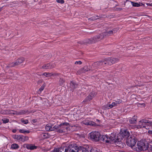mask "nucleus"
Masks as SVG:
<instances>
[{
    "instance_id": "obj_1",
    "label": "nucleus",
    "mask_w": 152,
    "mask_h": 152,
    "mask_svg": "<svg viewBox=\"0 0 152 152\" xmlns=\"http://www.w3.org/2000/svg\"><path fill=\"white\" fill-rule=\"evenodd\" d=\"M103 142L107 143L112 144H114L117 146L121 147L122 144L121 138L117 137L116 139L114 134L111 133L110 135H108L107 134L103 135L102 137Z\"/></svg>"
},
{
    "instance_id": "obj_2",
    "label": "nucleus",
    "mask_w": 152,
    "mask_h": 152,
    "mask_svg": "<svg viewBox=\"0 0 152 152\" xmlns=\"http://www.w3.org/2000/svg\"><path fill=\"white\" fill-rule=\"evenodd\" d=\"M137 146V147H133V149L137 151H140L142 150H146L149 146H151L150 148H151V150H152V141L150 142L149 145H148V143H146L145 144L144 142L140 140L138 142Z\"/></svg>"
},
{
    "instance_id": "obj_3",
    "label": "nucleus",
    "mask_w": 152,
    "mask_h": 152,
    "mask_svg": "<svg viewBox=\"0 0 152 152\" xmlns=\"http://www.w3.org/2000/svg\"><path fill=\"white\" fill-rule=\"evenodd\" d=\"M70 128L69 123L66 122L62 123L59 125L55 126V129H56L55 132L58 133L65 132L69 131L70 130Z\"/></svg>"
},
{
    "instance_id": "obj_4",
    "label": "nucleus",
    "mask_w": 152,
    "mask_h": 152,
    "mask_svg": "<svg viewBox=\"0 0 152 152\" xmlns=\"http://www.w3.org/2000/svg\"><path fill=\"white\" fill-rule=\"evenodd\" d=\"M152 126V122L146 119H142L140 120L136 125L138 129L144 128L146 129H149V127Z\"/></svg>"
},
{
    "instance_id": "obj_5",
    "label": "nucleus",
    "mask_w": 152,
    "mask_h": 152,
    "mask_svg": "<svg viewBox=\"0 0 152 152\" xmlns=\"http://www.w3.org/2000/svg\"><path fill=\"white\" fill-rule=\"evenodd\" d=\"M90 139L93 141H98L101 139L100 133L97 131L92 132L89 134Z\"/></svg>"
},
{
    "instance_id": "obj_6",
    "label": "nucleus",
    "mask_w": 152,
    "mask_h": 152,
    "mask_svg": "<svg viewBox=\"0 0 152 152\" xmlns=\"http://www.w3.org/2000/svg\"><path fill=\"white\" fill-rule=\"evenodd\" d=\"M78 147L75 144H67L65 146L64 152H78Z\"/></svg>"
},
{
    "instance_id": "obj_7",
    "label": "nucleus",
    "mask_w": 152,
    "mask_h": 152,
    "mask_svg": "<svg viewBox=\"0 0 152 152\" xmlns=\"http://www.w3.org/2000/svg\"><path fill=\"white\" fill-rule=\"evenodd\" d=\"M105 59L103 61L96 62L92 64V70H94L97 68H101L107 65Z\"/></svg>"
},
{
    "instance_id": "obj_8",
    "label": "nucleus",
    "mask_w": 152,
    "mask_h": 152,
    "mask_svg": "<svg viewBox=\"0 0 152 152\" xmlns=\"http://www.w3.org/2000/svg\"><path fill=\"white\" fill-rule=\"evenodd\" d=\"M136 142V141L134 136L128 137L126 139V143L127 145L131 147L133 149V147H135Z\"/></svg>"
},
{
    "instance_id": "obj_9",
    "label": "nucleus",
    "mask_w": 152,
    "mask_h": 152,
    "mask_svg": "<svg viewBox=\"0 0 152 152\" xmlns=\"http://www.w3.org/2000/svg\"><path fill=\"white\" fill-rule=\"evenodd\" d=\"M105 59L106 64L107 65H111L118 61L119 59L117 58H106Z\"/></svg>"
},
{
    "instance_id": "obj_10",
    "label": "nucleus",
    "mask_w": 152,
    "mask_h": 152,
    "mask_svg": "<svg viewBox=\"0 0 152 152\" xmlns=\"http://www.w3.org/2000/svg\"><path fill=\"white\" fill-rule=\"evenodd\" d=\"M8 113L9 114H12L17 115H20L26 113L27 111L25 110H22L19 112H17L13 110H8Z\"/></svg>"
},
{
    "instance_id": "obj_11",
    "label": "nucleus",
    "mask_w": 152,
    "mask_h": 152,
    "mask_svg": "<svg viewBox=\"0 0 152 152\" xmlns=\"http://www.w3.org/2000/svg\"><path fill=\"white\" fill-rule=\"evenodd\" d=\"M56 64L54 63H48L42 66V68L44 69H50L54 67Z\"/></svg>"
},
{
    "instance_id": "obj_12",
    "label": "nucleus",
    "mask_w": 152,
    "mask_h": 152,
    "mask_svg": "<svg viewBox=\"0 0 152 152\" xmlns=\"http://www.w3.org/2000/svg\"><path fill=\"white\" fill-rule=\"evenodd\" d=\"M96 95L95 92H92L84 100L83 102H87L91 100Z\"/></svg>"
},
{
    "instance_id": "obj_13",
    "label": "nucleus",
    "mask_w": 152,
    "mask_h": 152,
    "mask_svg": "<svg viewBox=\"0 0 152 152\" xmlns=\"http://www.w3.org/2000/svg\"><path fill=\"white\" fill-rule=\"evenodd\" d=\"M96 95L95 92H92L84 100L83 102H87L91 100Z\"/></svg>"
},
{
    "instance_id": "obj_14",
    "label": "nucleus",
    "mask_w": 152,
    "mask_h": 152,
    "mask_svg": "<svg viewBox=\"0 0 152 152\" xmlns=\"http://www.w3.org/2000/svg\"><path fill=\"white\" fill-rule=\"evenodd\" d=\"M96 95L95 92H92L84 100L83 102H87L91 100Z\"/></svg>"
},
{
    "instance_id": "obj_15",
    "label": "nucleus",
    "mask_w": 152,
    "mask_h": 152,
    "mask_svg": "<svg viewBox=\"0 0 152 152\" xmlns=\"http://www.w3.org/2000/svg\"><path fill=\"white\" fill-rule=\"evenodd\" d=\"M28 139V137L27 136L19 135L18 140L19 141L24 142Z\"/></svg>"
},
{
    "instance_id": "obj_16",
    "label": "nucleus",
    "mask_w": 152,
    "mask_h": 152,
    "mask_svg": "<svg viewBox=\"0 0 152 152\" xmlns=\"http://www.w3.org/2000/svg\"><path fill=\"white\" fill-rule=\"evenodd\" d=\"M117 31V28H114L112 29L111 31H108L106 32H104V36L107 37L110 35L111 34H113V33H115Z\"/></svg>"
},
{
    "instance_id": "obj_17",
    "label": "nucleus",
    "mask_w": 152,
    "mask_h": 152,
    "mask_svg": "<svg viewBox=\"0 0 152 152\" xmlns=\"http://www.w3.org/2000/svg\"><path fill=\"white\" fill-rule=\"evenodd\" d=\"M45 129L47 131H55L56 129H55V126H53L50 124H48L45 127Z\"/></svg>"
},
{
    "instance_id": "obj_18",
    "label": "nucleus",
    "mask_w": 152,
    "mask_h": 152,
    "mask_svg": "<svg viewBox=\"0 0 152 152\" xmlns=\"http://www.w3.org/2000/svg\"><path fill=\"white\" fill-rule=\"evenodd\" d=\"M83 123V124L87 125H94L95 124L94 122L89 120L88 119L84 120Z\"/></svg>"
},
{
    "instance_id": "obj_19",
    "label": "nucleus",
    "mask_w": 152,
    "mask_h": 152,
    "mask_svg": "<svg viewBox=\"0 0 152 152\" xmlns=\"http://www.w3.org/2000/svg\"><path fill=\"white\" fill-rule=\"evenodd\" d=\"M120 133L121 136L123 137H129V136L130 134V133L129 132L125 130L121 132Z\"/></svg>"
},
{
    "instance_id": "obj_20",
    "label": "nucleus",
    "mask_w": 152,
    "mask_h": 152,
    "mask_svg": "<svg viewBox=\"0 0 152 152\" xmlns=\"http://www.w3.org/2000/svg\"><path fill=\"white\" fill-rule=\"evenodd\" d=\"M64 148H65V146L62 145L60 148H55L53 150V152H62L64 151Z\"/></svg>"
},
{
    "instance_id": "obj_21",
    "label": "nucleus",
    "mask_w": 152,
    "mask_h": 152,
    "mask_svg": "<svg viewBox=\"0 0 152 152\" xmlns=\"http://www.w3.org/2000/svg\"><path fill=\"white\" fill-rule=\"evenodd\" d=\"M24 61V59L23 58H20L16 60L15 64L16 66L22 63Z\"/></svg>"
},
{
    "instance_id": "obj_22",
    "label": "nucleus",
    "mask_w": 152,
    "mask_h": 152,
    "mask_svg": "<svg viewBox=\"0 0 152 152\" xmlns=\"http://www.w3.org/2000/svg\"><path fill=\"white\" fill-rule=\"evenodd\" d=\"M88 40L89 41H88V43H93L96 41H99L98 39L97 38L96 36L94 37L91 39H88Z\"/></svg>"
},
{
    "instance_id": "obj_23",
    "label": "nucleus",
    "mask_w": 152,
    "mask_h": 152,
    "mask_svg": "<svg viewBox=\"0 0 152 152\" xmlns=\"http://www.w3.org/2000/svg\"><path fill=\"white\" fill-rule=\"evenodd\" d=\"M92 68L93 67H92V65H91V69H90V66H89L88 67V66H85L83 68V72H87L90 70H93L92 69Z\"/></svg>"
},
{
    "instance_id": "obj_24",
    "label": "nucleus",
    "mask_w": 152,
    "mask_h": 152,
    "mask_svg": "<svg viewBox=\"0 0 152 152\" xmlns=\"http://www.w3.org/2000/svg\"><path fill=\"white\" fill-rule=\"evenodd\" d=\"M136 117L135 116H134L132 118L129 119V122L130 124H134L136 122Z\"/></svg>"
},
{
    "instance_id": "obj_25",
    "label": "nucleus",
    "mask_w": 152,
    "mask_h": 152,
    "mask_svg": "<svg viewBox=\"0 0 152 152\" xmlns=\"http://www.w3.org/2000/svg\"><path fill=\"white\" fill-rule=\"evenodd\" d=\"M96 37L98 39V41H99L100 40L103 39L104 37H105L104 36V33H103L96 36Z\"/></svg>"
},
{
    "instance_id": "obj_26",
    "label": "nucleus",
    "mask_w": 152,
    "mask_h": 152,
    "mask_svg": "<svg viewBox=\"0 0 152 152\" xmlns=\"http://www.w3.org/2000/svg\"><path fill=\"white\" fill-rule=\"evenodd\" d=\"M27 148L28 149L32 150L37 149V146L34 145H29L27 146Z\"/></svg>"
},
{
    "instance_id": "obj_27",
    "label": "nucleus",
    "mask_w": 152,
    "mask_h": 152,
    "mask_svg": "<svg viewBox=\"0 0 152 152\" xmlns=\"http://www.w3.org/2000/svg\"><path fill=\"white\" fill-rule=\"evenodd\" d=\"M17 75H17L16 73H14L13 74H11V75H10L11 77H9V78L11 79L15 80L17 78Z\"/></svg>"
},
{
    "instance_id": "obj_28",
    "label": "nucleus",
    "mask_w": 152,
    "mask_h": 152,
    "mask_svg": "<svg viewBox=\"0 0 152 152\" xmlns=\"http://www.w3.org/2000/svg\"><path fill=\"white\" fill-rule=\"evenodd\" d=\"M19 145H18L16 143H14L12 144L11 146V148L12 149H16L18 148H19Z\"/></svg>"
},
{
    "instance_id": "obj_29",
    "label": "nucleus",
    "mask_w": 152,
    "mask_h": 152,
    "mask_svg": "<svg viewBox=\"0 0 152 152\" xmlns=\"http://www.w3.org/2000/svg\"><path fill=\"white\" fill-rule=\"evenodd\" d=\"M19 132L20 133L25 134L26 133H29L30 132V131L29 130H25L24 129H19Z\"/></svg>"
},
{
    "instance_id": "obj_30",
    "label": "nucleus",
    "mask_w": 152,
    "mask_h": 152,
    "mask_svg": "<svg viewBox=\"0 0 152 152\" xmlns=\"http://www.w3.org/2000/svg\"><path fill=\"white\" fill-rule=\"evenodd\" d=\"M70 85L71 87L73 89L77 87V85L72 82H71Z\"/></svg>"
},
{
    "instance_id": "obj_31",
    "label": "nucleus",
    "mask_w": 152,
    "mask_h": 152,
    "mask_svg": "<svg viewBox=\"0 0 152 152\" xmlns=\"http://www.w3.org/2000/svg\"><path fill=\"white\" fill-rule=\"evenodd\" d=\"M53 74L52 73L45 72L42 74V75H44L47 77H50L53 75Z\"/></svg>"
},
{
    "instance_id": "obj_32",
    "label": "nucleus",
    "mask_w": 152,
    "mask_h": 152,
    "mask_svg": "<svg viewBox=\"0 0 152 152\" xmlns=\"http://www.w3.org/2000/svg\"><path fill=\"white\" fill-rule=\"evenodd\" d=\"M16 66L15 64V62H12L11 63L9 64H8L7 67L9 68H11L12 67H13Z\"/></svg>"
},
{
    "instance_id": "obj_33",
    "label": "nucleus",
    "mask_w": 152,
    "mask_h": 152,
    "mask_svg": "<svg viewBox=\"0 0 152 152\" xmlns=\"http://www.w3.org/2000/svg\"><path fill=\"white\" fill-rule=\"evenodd\" d=\"M131 3L133 7H139L140 6V4L137 2H134L131 1Z\"/></svg>"
},
{
    "instance_id": "obj_34",
    "label": "nucleus",
    "mask_w": 152,
    "mask_h": 152,
    "mask_svg": "<svg viewBox=\"0 0 152 152\" xmlns=\"http://www.w3.org/2000/svg\"><path fill=\"white\" fill-rule=\"evenodd\" d=\"M110 108H112L116 106V103L114 102H113L111 104H110L108 106Z\"/></svg>"
},
{
    "instance_id": "obj_35",
    "label": "nucleus",
    "mask_w": 152,
    "mask_h": 152,
    "mask_svg": "<svg viewBox=\"0 0 152 152\" xmlns=\"http://www.w3.org/2000/svg\"><path fill=\"white\" fill-rule=\"evenodd\" d=\"M20 121L22 123L25 124H27L28 123V121L27 120H24L23 118H21Z\"/></svg>"
},
{
    "instance_id": "obj_36",
    "label": "nucleus",
    "mask_w": 152,
    "mask_h": 152,
    "mask_svg": "<svg viewBox=\"0 0 152 152\" xmlns=\"http://www.w3.org/2000/svg\"><path fill=\"white\" fill-rule=\"evenodd\" d=\"M115 102L116 103V105L117 106L122 102V100L121 99H117Z\"/></svg>"
},
{
    "instance_id": "obj_37",
    "label": "nucleus",
    "mask_w": 152,
    "mask_h": 152,
    "mask_svg": "<svg viewBox=\"0 0 152 152\" xmlns=\"http://www.w3.org/2000/svg\"><path fill=\"white\" fill-rule=\"evenodd\" d=\"M45 84H44L40 87V88L39 89V91L40 92V93H41V92L45 88Z\"/></svg>"
},
{
    "instance_id": "obj_38",
    "label": "nucleus",
    "mask_w": 152,
    "mask_h": 152,
    "mask_svg": "<svg viewBox=\"0 0 152 152\" xmlns=\"http://www.w3.org/2000/svg\"><path fill=\"white\" fill-rule=\"evenodd\" d=\"M59 82L60 85H63L65 82V80L63 78H60L59 80Z\"/></svg>"
},
{
    "instance_id": "obj_39",
    "label": "nucleus",
    "mask_w": 152,
    "mask_h": 152,
    "mask_svg": "<svg viewBox=\"0 0 152 152\" xmlns=\"http://www.w3.org/2000/svg\"><path fill=\"white\" fill-rule=\"evenodd\" d=\"M2 121L4 123L6 124L9 122V120L7 118H3L2 119Z\"/></svg>"
},
{
    "instance_id": "obj_40",
    "label": "nucleus",
    "mask_w": 152,
    "mask_h": 152,
    "mask_svg": "<svg viewBox=\"0 0 152 152\" xmlns=\"http://www.w3.org/2000/svg\"><path fill=\"white\" fill-rule=\"evenodd\" d=\"M19 135H12V137L13 138L17 140H18Z\"/></svg>"
},
{
    "instance_id": "obj_41",
    "label": "nucleus",
    "mask_w": 152,
    "mask_h": 152,
    "mask_svg": "<svg viewBox=\"0 0 152 152\" xmlns=\"http://www.w3.org/2000/svg\"><path fill=\"white\" fill-rule=\"evenodd\" d=\"M56 2L58 3L63 4L64 3V0H56Z\"/></svg>"
},
{
    "instance_id": "obj_42",
    "label": "nucleus",
    "mask_w": 152,
    "mask_h": 152,
    "mask_svg": "<svg viewBox=\"0 0 152 152\" xmlns=\"http://www.w3.org/2000/svg\"><path fill=\"white\" fill-rule=\"evenodd\" d=\"M96 17H97L98 18H96L95 17H92V18H89V19L90 20H96L99 18V16H97Z\"/></svg>"
},
{
    "instance_id": "obj_43",
    "label": "nucleus",
    "mask_w": 152,
    "mask_h": 152,
    "mask_svg": "<svg viewBox=\"0 0 152 152\" xmlns=\"http://www.w3.org/2000/svg\"><path fill=\"white\" fill-rule=\"evenodd\" d=\"M75 64H79L80 65L82 64V62L80 61H76L75 62Z\"/></svg>"
},
{
    "instance_id": "obj_44",
    "label": "nucleus",
    "mask_w": 152,
    "mask_h": 152,
    "mask_svg": "<svg viewBox=\"0 0 152 152\" xmlns=\"http://www.w3.org/2000/svg\"><path fill=\"white\" fill-rule=\"evenodd\" d=\"M17 130V129H13L12 130V131L13 133H15L16 132Z\"/></svg>"
},
{
    "instance_id": "obj_45",
    "label": "nucleus",
    "mask_w": 152,
    "mask_h": 152,
    "mask_svg": "<svg viewBox=\"0 0 152 152\" xmlns=\"http://www.w3.org/2000/svg\"><path fill=\"white\" fill-rule=\"evenodd\" d=\"M122 9L121 8H116V10L117 11L121 10Z\"/></svg>"
},
{
    "instance_id": "obj_46",
    "label": "nucleus",
    "mask_w": 152,
    "mask_h": 152,
    "mask_svg": "<svg viewBox=\"0 0 152 152\" xmlns=\"http://www.w3.org/2000/svg\"><path fill=\"white\" fill-rule=\"evenodd\" d=\"M42 137H43L44 138H45V133H42Z\"/></svg>"
},
{
    "instance_id": "obj_47",
    "label": "nucleus",
    "mask_w": 152,
    "mask_h": 152,
    "mask_svg": "<svg viewBox=\"0 0 152 152\" xmlns=\"http://www.w3.org/2000/svg\"><path fill=\"white\" fill-rule=\"evenodd\" d=\"M148 132L149 134H151L152 135V130H149L148 131Z\"/></svg>"
},
{
    "instance_id": "obj_48",
    "label": "nucleus",
    "mask_w": 152,
    "mask_h": 152,
    "mask_svg": "<svg viewBox=\"0 0 152 152\" xmlns=\"http://www.w3.org/2000/svg\"><path fill=\"white\" fill-rule=\"evenodd\" d=\"M36 120H35V119H33L32 120V121L34 123H35V122H36Z\"/></svg>"
},
{
    "instance_id": "obj_49",
    "label": "nucleus",
    "mask_w": 152,
    "mask_h": 152,
    "mask_svg": "<svg viewBox=\"0 0 152 152\" xmlns=\"http://www.w3.org/2000/svg\"><path fill=\"white\" fill-rule=\"evenodd\" d=\"M1 8H0V12L1 11Z\"/></svg>"
},
{
    "instance_id": "obj_50",
    "label": "nucleus",
    "mask_w": 152,
    "mask_h": 152,
    "mask_svg": "<svg viewBox=\"0 0 152 152\" xmlns=\"http://www.w3.org/2000/svg\"><path fill=\"white\" fill-rule=\"evenodd\" d=\"M1 124V122H0V125Z\"/></svg>"
}]
</instances>
